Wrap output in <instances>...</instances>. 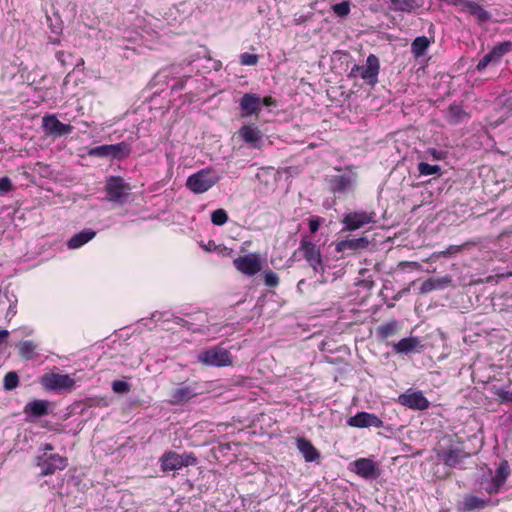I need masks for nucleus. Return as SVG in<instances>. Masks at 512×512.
Returning a JSON list of instances; mask_svg holds the SVG:
<instances>
[{"instance_id":"28","label":"nucleus","mask_w":512,"mask_h":512,"mask_svg":"<svg viewBox=\"0 0 512 512\" xmlns=\"http://www.w3.org/2000/svg\"><path fill=\"white\" fill-rule=\"evenodd\" d=\"M110 159L111 160H124L131 154V145L125 141L109 144Z\"/></svg>"},{"instance_id":"52","label":"nucleus","mask_w":512,"mask_h":512,"mask_svg":"<svg viewBox=\"0 0 512 512\" xmlns=\"http://www.w3.org/2000/svg\"><path fill=\"white\" fill-rule=\"evenodd\" d=\"M488 56L491 58V61L493 62V65H497L500 60H501V57H499L497 54H495V51L494 49L492 48V50L487 53Z\"/></svg>"},{"instance_id":"58","label":"nucleus","mask_w":512,"mask_h":512,"mask_svg":"<svg viewBox=\"0 0 512 512\" xmlns=\"http://www.w3.org/2000/svg\"><path fill=\"white\" fill-rule=\"evenodd\" d=\"M507 363H508L509 367L512 368V350L509 352V354L507 356Z\"/></svg>"},{"instance_id":"50","label":"nucleus","mask_w":512,"mask_h":512,"mask_svg":"<svg viewBox=\"0 0 512 512\" xmlns=\"http://www.w3.org/2000/svg\"><path fill=\"white\" fill-rule=\"evenodd\" d=\"M320 226V220L318 218H313L309 220V230L311 233H315L318 231Z\"/></svg>"},{"instance_id":"16","label":"nucleus","mask_w":512,"mask_h":512,"mask_svg":"<svg viewBox=\"0 0 512 512\" xmlns=\"http://www.w3.org/2000/svg\"><path fill=\"white\" fill-rule=\"evenodd\" d=\"M398 402L401 405L414 410H425L430 405L429 401L421 391L403 393L398 397Z\"/></svg>"},{"instance_id":"42","label":"nucleus","mask_w":512,"mask_h":512,"mask_svg":"<svg viewBox=\"0 0 512 512\" xmlns=\"http://www.w3.org/2000/svg\"><path fill=\"white\" fill-rule=\"evenodd\" d=\"M57 60L61 63L62 66H73L74 63L72 61L73 55L72 53L65 52V51H58L56 53Z\"/></svg>"},{"instance_id":"30","label":"nucleus","mask_w":512,"mask_h":512,"mask_svg":"<svg viewBox=\"0 0 512 512\" xmlns=\"http://www.w3.org/2000/svg\"><path fill=\"white\" fill-rule=\"evenodd\" d=\"M430 43V40L426 36L416 37L411 43V53L416 59L424 56Z\"/></svg>"},{"instance_id":"2","label":"nucleus","mask_w":512,"mask_h":512,"mask_svg":"<svg viewBox=\"0 0 512 512\" xmlns=\"http://www.w3.org/2000/svg\"><path fill=\"white\" fill-rule=\"evenodd\" d=\"M220 179L218 173L205 168L190 175L186 181V187L195 194H202L213 187Z\"/></svg>"},{"instance_id":"51","label":"nucleus","mask_w":512,"mask_h":512,"mask_svg":"<svg viewBox=\"0 0 512 512\" xmlns=\"http://www.w3.org/2000/svg\"><path fill=\"white\" fill-rule=\"evenodd\" d=\"M142 39L143 37L138 33H135L134 36H124V41H129L132 43H138L139 41H142Z\"/></svg>"},{"instance_id":"29","label":"nucleus","mask_w":512,"mask_h":512,"mask_svg":"<svg viewBox=\"0 0 512 512\" xmlns=\"http://www.w3.org/2000/svg\"><path fill=\"white\" fill-rule=\"evenodd\" d=\"M463 7L473 15L479 23H484L490 19V14L478 3L465 1Z\"/></svg>"},{"instance_id":"15","label":"nucleus","mask_w":512,"mask_h":512,"mask_svg":"<svg viewBox=\"0 0 512 512\" xmlns=\"http://www.w3.org/2000/svg\"><path fill=\"white\" fill-rule=\"evenodd\" d=\"M239 107L244 117L258 115L261 112V97L255 93H245L239 99Z\"/></svg>"},{"instance_id":"36","label":"nucleus","mask_w":512,"mask_h":512,"mask_svg":"<svg viewBox=\"0 0 512 512\" xmlns=\"http://www.w3.org/2000/svg\"><path fill=\"white\" fill-rule=\"evenodd\" d=\"M19 376L15 371H10L4 376L3 387L7 391H11L18 387Z\"/></svg>"},{"instance_id":"59","label":"nucleus","mask_w":512,"mask_h":512,"mask_svg":"<svg viewBox=\"0 0 512 512\" xmlns=\"http://www.w3.org/2000/svg\"><path fill=\"white\" fill-rule=\"evenodd\" d=\"M123 48H125L126 50H131L133 52H136L137 51V48L136 47H130L128 45H123L122 46Z\"/></svg>"},{"instance_id":"35","label":"nucleus","mask_w":512,"mask_h":512,"mask_svg":"<svg viewBox=\"0 0 512 512\" xmlns=\"http://www.w3.org/2000/svg\"><path fill=\"white\" fill-rule=\"evenodd\" d=\"M418 172L422 176L437 175L440 174L441 167L439 165H432L426 162H420L418 164Z\"/></svg>"},{"instance_id":"54","label":"nucleus","mask_w":512,"mask_h":512,"mask_svg":"<svg viewBox=\"0 0 512 512\" xmlns=\"http://www.w3.org/2000/svg\"><path fill=\"white\" fill-rule=\"evenodd\" d=\"M7 314L12 315V316H14L16 314V305L15 304H10Z\"/></svg>"},{"instance_id":"38","label":"nucleus","mask_w":512,"mask_h":512,"mask_svg":"<svg viewBox=\"0 0 512 512\" xmlns=\"http://www.w3.org/2000/svg\"><path fill=\"white\" fill-rule=\"evenodd\" d=\"M227 221H228V214H227V212L224 209L219 208V209H216V210H214L212 212V214H211V222L214 225L222 226Z\"/></svg>"},{"instance_id":"40","label":"nucleus","mask_w":512,"mask_h":512,"mask_svg":"<svg viewBox=\"0 0 512 512\" xmlns=\"http://www.w3.org/2000/svg\"><path fill=\"white\" fill-rule=\"evenodd\" d=\"M263 277L264 283L268 287H276L279 284V277L272 270L264 271Z\"/></svg>"},{"instance_id":"22","label":"nucleus","mask_w":512,"mask_h":512,"mask_svg":"<svg viewBox=\"0 0 512 512\" xmlns=\"http://www.w3.org/2000/svg\"><path fill=\"white\" fill-rule=\"evenodd\" d=\"M489 498H481L475 495H466L461 502L460 511L472 512L475 510H482L490 504Z\"/></svg>"},{"instance_id":"18","label":"nucleus","mask_w":512,"mask_h":512,"mask_svg":"<svg viewBox=\"0 0 512 512\" xmlns=\"http://www.w3.org/2000/svg\"><path fill=\"white\" fill-rule=\"evenodd\" d=\"M43 127L48 134L55 136L68 135L73 130L71 125L60 122L54 115L43 117Z\"/></svg>"},{"instance_id":"53","label":"nucleus","mask_w":512,"mask_h":512,"mask_svg":"<svg viewBox=\"0 0 512 512\" xmlns=\"http://www.w3.org/2000/svg\"><path fill=\"white\" fill-rule=\"evenodd\" d=\"M430 154L437 160H441L443 159V152L442 151H437L435 149H430L429 150Z\"/></svg>"},{"instance_id":"46","label":"nucleus","mask_w":512,"mask_h":512,"mask_svg":"<svg viewBox=\"0 0 512 512\" xmlns=\"http://www.w3.org/2000/svg\"><path fill=\"white\" fill-rule=\"evenodd\" d=\"M470 243L467 242L461 246H457V245H450L445 251H442L441 252V255L443 256H451V255H455L457 253H459L460 251H462V249L466 246H468Z\"/></svg>"},{"instance_id":"5","label":"nucleus","mask_w":512,"mask_h":512,"mask_svg":"<svg viewBox=\"0 0 512 512\" xmlns=\"http://www.w3.org/2000/svg\"><path fill=\"white\" fill-rule=\"evenodd\" d=\"M106 193L109 201L124 204L127 202L130 185L120 176H110L106 182Z\"/></svg>"},{"instance_id":"3","label":"nucleus","mask_w":512,"mask_h":512,"mask_svg":"<svg viewBox=\"0 0 512 512\" xmlns=\"http://www.w3.org/2000/svg\"><path fill=\"white\" fill-rule=\"evenodd\" d=\"M197 462V458L192 452L178 454L174 451H168L160 458L161 469L164 472L176 471L188 466H195Z\"/></svg>"},{"instance_id":"49","label":"nucleus","mask_w":512,"mask_h":512,"mask_svg":"<svg viewBox=\"0 0 512 512\" xmlns=\"http://www.w3.org/2000/svg\"><path fill=\"white\" fill-rule=\"evenodd\" d=\"M262 106H265V107H276L277 106V101H276L275 98H273L271 96L264 97V98H261V107Z\"/></svg>"},{"instance_id":"32","label":"nucleus","mask_w":512,"mask_h":512,"mask_svg":"<svg viewBox=\"0 0 512 512\" xmlns=\"http://www.w3.org/2000/svg\"><path fill=\"white\" fill-rule=\"evenodd\" d=\"M399 324L396 320L380 325L376 330V335L379 340L383 341L395 335L398 332Z\"/></svg>"},{"instance_id":"17","label":"nucleus","mask_w":512,"mask_h":512,"mask_svg":"<svg viewBox=\"0 0 512 512\" xmlns=\"http://www.w3.org/2000/svg\"><path fill=\"white\" fill-rule=\"evenodd\" d=\"M423 349L424 345L418 337H406L393 344V351L402 355L420 353Z\"/></svg>"},{"instance_id":"47","label":"nucleus","mask_w":512,"mask_h":512,"mask_svg":"<svg viewBox=\"0 0 512 512\" xmlns=\"http://www.w3.org/2000/svg\"><path fill=\"white\" fill-rule=\"evenodd\" d=\"M12 187V182L8 177L0 178V195L10 192Z\"/></svg>"},{"instance_id":"31","label":"nucleus","mask_w":512,"mask_h":512,"mask_svg":"<svg viewBox=\"0 0 512 512\" xmlns=\"http://www.w3.org/2000/svg\"><path fill=\"white\" fill-rule=\"evenodd\" d=\"M449 122L451 124H458L466 120L469 115L459 103L453 102L449 105Z\"/></svg>"},{"instance_id":"13","label":"nucleus","mask_w":512,"mask_h":512,"mask_svg":"<svg viewBox=\"0 0 512 512\" xmlns=\"http://www.w3.org/2000/svg\"><path fill=\"white\" fill-rule=\"evenodd\" d=\"M352 471L366 480L376 479L380 475V470L376 463L368 458H360L353 463Z\"/></svg>"},{"instance_id":"43","label":"nucleus","mask_w":512,"mask_h":512,"mask_svg":"<svg viewBox=\"0 0 512 512\" xmlns=\"http://www.w3.org/2000/svg\"><path fill=\"white\" fill-rule=\"evenodd\" d=\"M112 390L118 394H125L130 391V385L122 380H115L112 382Z\"/></svg>"},{"instance_id":"34","label":"nucleus","mask_w":512,"mask_h":512,"mask_svg":"<svg viewBox=\"0 0 512 512\" xmlns=\"http://www.w3.org/2000/svg\"><path fill=\"white\" fill-rule=\"evenodd\" d=\"M36 344L31 340L23 341L19 344V354L22 358L30 360L34 357Z\"/></svg>"},{"instance_id":"8","label":"nucleus","mask_w":512,"mask_h":512,"mask_svg":"<svg viewBox=\"0 0 512 512\" xmlns=\"http://www.w3.org/2000/svg\"><path fill=\"white\" fill-rule=\"evenodd\" d=\"M41 385L48 391H65L74 387L75 381L67 374L46 373L40 379Z\"/></svg>"},{"instance_id":"44","label":"nucleus","mask_w":512,"mask_h":512,"mask_svg":"<svg viewBox=\"0 0 512 512\" xmlns=\"http://www.w3.org/2000/svg\"><path fill=\"white\" fill-rule=\"evenodd\" d=\"M240 64L245 66H253L258 62V56L251 53H243L240 55Z\"/></svg>"},{"instance_id":"24","label":"nucleus","mask_w":512,"mask_h":512,"mask_svg":"<svg viewBox=\"0 0 512 512\" xmlns=\"http://www.w3.org/2000/svg\"><path fill=\"white\" fill-rule=\"evenodd\" d=\"M297 448L303 455L307 462H313L320 458V454L317 449L313 446L311 441L304 437H299L296 440Z\"/></svg>"},{"instance_id":"27","label":"nucleus","mask_w":512,"mask_h":512,"mask_svg":"<svg viewBox=\"0 0 512 512\" xmlns=\"http://www.w3.org/2000/svg\"><path fill=\"white\" fill-rule=\"evenodd\" d=\"M96 235V231L92 229H84L73 235L67 242L69 249H77L92 240Z\"/></svg>"},{"instance_id":"55","label":"nucleus","mask_w":512,"mask_h":512,"mask_svg":"<svg viewBox=\"0 0 512 512\" xmlns=\"http://www.w3.org/2000/svg\"><path fill=\"white\" fill-rule=\"evenodd\" d=\"M183 88V81H178L172 86V90H180Z\"/></svg>"},{"instance_id":"37","label":"nucleus","mask_w":512,"mask_h":512,"mask_svg":"<svg viewBox=\"0 0 512 512\" xmlns=\"http://www.w3.org/2000/svg\"><path fill=\"white\" fill-rule=\"evenodd\" d=\"M87 154L91 157L110 159L109 144L92 147L88 150Z\"/></svg>"},{"instance_id":"21","label":"nucleus","mask_w":512,"mask_h":512,"mask_svg":"<svg viewBox=\"0 0 512 512\" xmlns=\"http://www.w3.org/2000/svg\"><path fill=\"white\" fill-rule=\"evenodd\" d=\"M452 278L449 275L442 277L429 278L425 280L420 286V293L426 294L434 290H443L450 286Z\"/></svg>"},{"instance_id":"48","label":"nucleus","mask_w":512,"mask_h":512,"mask_svg":"<svg viewBox=\"0 0 512 512\" xmlns=\"http://www.w3.org/2000/svg\"><path fill=\"white\" fill-rule=\"evenodd\" d=\"M493 64L491 58L486 54L477 64V71H483L488 65Z\"/></svg>"},{"instance_id":"26","label":"nucleus","mask_w":512,"mask_h":512,"mask_svg":"<svg viewBox=\"0 0 512 512\" xmlns=\"http://www.w3.org/2000/svg\"><path fill=\"white\" fill-rule=\"evenodd\" d=\"M368 245L369 240L367 237H359L340 241L336 246V250L339 252H345L347 250L356 251L365 249Z\"/></svg>"},{"instance_id":"9","label":"nucleus","mask_w":512,"mask_h":512,"mask_svg":"<svg viewBox=\"0 0 512 512\" xmlns=\"http://www.w3.org/2000/svg\"><path fill=\"white\" fill-rule=\"evenodd\" d=\"M68 465V459L59 454L43 453L37 458V466L41 468V475H52L58 470H63Z\"/></svg>"},{"instance_id":"57","label":"nucleus","mask_w":512,"mask_h":512,"mask_svg":"<svg viewBox=\"0 0 512 512\" xmlns=\"http://www.w3.org/2000/svg\"><path fill=\"white\" fill-rule=\"evenodd\" d=\"M43 450H44V453H47L48 451H52L53 450L52 444H50V443L44 444Z\"/></svg>"},{"instance_id":"56","label":"nucleus","mask_w":512,"mask_h":512,"mask_svg":"<svg viewBox=\"0 0 512 512\" xmlns=\"http://www.w3.org/2000/svg\"><path fill=\"white\" fill-rule=\"evenodd\" d=\"M9 332L7 330H0V343L8 337Z\"/></svg>"},{"instance_id":"45","label":"nucleus","mask_w":512,"mask_h":512,"mask_svg":"<svg viewBox=\"0 0 512 512\" xmlns=\"http://www.w3.org/2000/svg\"><path fill=\"white\" fill-rule=\"evenodd\" d=\"M495 395L504 403L512 402L511 391L506 390L505 388H498L495 392Z\"/></svg>"},{"instance_id":"11","label":"nucleus","mask_w":512,"mask_h":512,"mask_svg":"<svg viewBox=\"0 0 512 512\" xmlns=\"http://www.w3.org/2000/svg\"><path fill=\"white\" fill-rule=\"evenodd\" d=\"M300 250L303 252L305 260L313 268L315 272L323 270L322 256L319 248L312 243L307 237L300 242Z\"/></svg>"},{"instance_id":"41","label":"nucleus","mask_w":512,"mask_h":512,"mask_svg":"<svg viewBox=\"0 0 512 512\" xmlns=\"http://www.w3.org/2000/svg\"><path fill=\"white\" fill-rule=\"evenodd\" d=\"M493 49L495 51V54L502 58L504 55H506L512 50V42L504 41L498 43L493 47Z\"/></svg>"},{"instance_id":"25","label":"nucleus","mask_w":512,"mask_h":512,"mask_svg":"<svg viewBox=\"0 0 512 512\" xmlns=\"http://www.w3.org/2000/svg\"><path fill=\"white\" fill-rule=\"evenodd\" d=\"M510 473V468L507 461H502L496 469L495 475L492 480V487L487 488L489 492H497L505 483L506 478Z\"/></svg>"},{"instance_id":"6","label":"nucleus","mask_w":512,"mask_h":512,"mask_svg":"<svg viewBox=\"0 0 512 512\" xmlns=\"http://www.w3.org/2000/svg\"><path fill=\"white\" fill-rule=\"evenodd\" d=\"M197 359L206 366L214 367L228 366L232 362L229 351L219 346L202 351Z\"/></svg>"},{"instance_id":"10","label":"nucleus","mask_w":512,"mask_h":512,"mask_svg":"<svg viewBox=\"0 0 512 512\" xmlns=\"http://www.w3.org/2000/svg\"><path fill=\"white\" fill-rule=\"evenodd\" d=\"M470 456V453L456 446H450L437 454L438 459L441 460L444 465L456 469H463L465 459L470 458Z\"/></svg>"},{"instance_id":"4","label":"nucleus","mask_w":512,"mask_h":512,"mask_svg":"<svg viewBox=\"0 0 512 512\" xmlns=\"http://www.w3.org/2000/svg\"><path fill=\"white\" fill-rule=\"evenodd\" d=\"M379 70V59L374 54H370L366 59L365 65H354L352 67L349 77L360 76L366 84L375 86L378 82Z\"/></svg>"},{"instance_id":"12","label":"nucleus","mask_w":512,"mask_h":512,"mask_svg":"<svg viewBox=\"0 0 512 512\" xmlns=\"http://www.w3.org/2000/svg\"><path fill=\"white\" fill-rule=\"evenodd\" d=\"M235 268L247 276H254L261 270L258 254L252 253L233 260Z\"/></svg>"},{"instance_id":"14","label":"nucleus","mask_w":512,"mask_h":512,"mask_svg":"<svg viewBox=\"0 0 512 512\" xmlns=\"http://www.w3.org/2000/svg\"><path fill=\"white\" fill-rule=\"evenodd\" d=\"M347 425L356 428H381L383 427V421L377 415L363 411L350 417L347 420Z\"/></svg>"},{"instance_id":"19","label":"nucleus","mask_w":512,"mask_h":512,"mask_svg":"<svg viewBox=\"0 0 512 512\" xmlns=\"http://www.w3.org/2000/svg\"><path fill=\"white\" fill-rule=\"evenodd\" d=\"M199 394L197 384L186 385L181 384L171 394L170 402L174 405L188 402Z\"/></svg>"},{"instance_id":"23","label":"nucleus","mask_w":512,"mask_h":512,"mask_svg":"<svg viewBox=\"0 0 512 512\" xmlns=\"http://www.w3.org/2000/svg\"><path fill=\"white\" fill-rule=\"evenodd\" d=\"M24 413L33 418H39L49 413V402L47 400H33L24 406Z\"/></svg>"},{"instance_id":"1","label":"nucleus","mask_w":512,"mask_h":512,"mask_svg":"<svg viewBox=\"0 0 512 512\" xmlns=\"http://www.w3.org/2000/svg\"><path fill=\"white\" fill-rule=\"evenodd\" d=\"M328 190L336 197L341 198L353 192L356 184V175L351 171L338 170L325 179Z\"/></svg>"},{"instance_id":"60","label":"nucleus","mask_w":512,"mask_h":512,"mask_svg":"<svg viewBox=\"0 0 512 512\" xmlns=\"http://www.w3.org/2000/svg\"><path fill=\"white\" fill-rule=\"evenodd\" d=\"M209 245H214V242H210ZM207 249L210 250L211 246H208Z\"/></svg>"},{"instance_id":"7","label":"nucleus","mask_w":512,"mask_h":512,"mask_svg":"<svg viewBox=\"0 0 512 512\" xmlns=\"http://www.w3.org/2000/svg\"><path fill=\"white\" fill-rule=\"evenodd\" d=\"M376 223V213L374 211H350L343 215V230L355 231L367 224Z\"/></svg>"},{"instance_id":"20","label":"nucleus","mask_w":512,"mask_h":512,"mask_svg":"<svg viewBox=\"0 0 512 512\" xmlns=\"http://www.w3.org/2000/svg\"><path fill=\"white\" fill-rule=\"evenodd\" d=\"M239 137L253 148H259L262 142L261 131L251 125H244L238 131Z\"/></svg>"},{"instance_id":"33","label":"nucleus","mask_w":512,"mask_h":512,"mask_svg":"<svg viewBox=\"0 0 512 512\" xmlns=\"http://www.w3.org/2000/svg\"><path fill=\"white\" fill-rule=\"evenodd\" d=\"M393 9L402 12H412L420 6L418 0H390Z\"/></svg>"},{"instance_id":"39","label":"nucleus","mask_w":512,"mask_h":512,"mask_svg":"<svg viewBox=\"0 0 512 512\" xmlns=\"http://www.w3.org/2000/svg\"><path fill=\"white\" fill-rule=\"evenodd\" d=\"M332 10L338 17H346L350 13V3L348 1H342L334 4Z\"/></svg>"}]
</instances>
